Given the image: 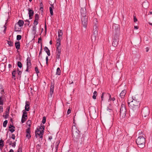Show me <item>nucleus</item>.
Returning <instances> with one entry per match:
<instances>
[{
	"label": "nucleus",
	"mask_w": 152,
	"mask_h": 152,
	"mask_svg": "<svg viewBox=\"0 0 152 152\" xmlns=\"http://www.w3.org/2000/svg\"><path fill=\"white\" fill-rule=\"evenodd\" d=\"M75 128V131H74L73 128L72 130L73 136L77 142L81 143L84 141V138L81 137L80 132L77 129L76 127Z\"/></svg>",
	"instance_id": "obj_1"
},
{
	"label": "nucleus",
	"mask_w": 152,
	"mask_h": 152,
	"mask_svg": "<svg viewBox=\"0 0 152 152\" xmlns=\"http://www.w3.org/2000/svg\"><path fill=\"white\" fill-rule=\"evenodd\" d=\"M136 141L138 146L140 148H143L145 147V140L142 135L139 136L136 140Z\"/></svg>",
	"instance_id": "obj_2"
},
{
	"label": "nucleus",
	"mask_w": 152,
	"mask_h": 152,
	"mask_svg": "<svg viewBox=\"0 0 152 152\" xmlns=\"http://www.w3.org/2000/svg\"><path fill=\"white\" fill-rule=\"evenodd\" d=\"M112 31L113 32V36H118L120 33V27L118 24L113 23L112 26L110 27Z\"/></svg>",
	"instance_id": "obj_3"
},
{
	"label": "nucleus",
	"mask_w": 152,
	"mask_h": 152,
	"mask_svg": "<svg viewBox=\"0 0 152 152\" xmlns=\"http://www.w3.org/2000/svg\"><path fill=\"white\" fill-rule=\"evenodd\" d=\"M140 102L137 99L132 100L131 104H130V107L134 110H137L139 107Z\"/></svg>",
	"instance_id": "obj_4"
},
{
	"label": "nucleus",
	"mask_w": 152,
	"mask_h": 152,
	"mask_svg": "<svg viewBox=\"0 0 152 152\" xmlns=\"http://www.w3.org/2000/svg\"><path fill=\"white\" fill-rule=\"evenodd\" d=\"M142 114L143 119L146 120L148 118L149 114V110L147 107L143 108L142 110Z\"/></svg>",
	"instance_id": "obj_5"
},
{
	"label": "nucleus",
	"mask_w": 152,
	"mask_h": 152,
	"mask_svg": "<svg viewBox=\"0 0 152 152\" xmlns=\"http://www.w3.org/2000/svg\"><path fill=\"white\" fill-rule=\"evenodd\" d=\"M88 19L87 16H82L81 17V23L83 27L86 29V28L88 24Z\"/></svg>",
	"instance_id": "obj_6"
},
{
	"label": "nucleus",
	"mask_w": 152,
	"mask_h": 152,
	"mask_svg": "<svg viewBox=\"0 0 152 152\" xmlns=\"http://www.w3.org/2000/svg\"><path fill=\"white\" fill-rule=\"evenodd\" d=\"M44 132L39 130L38 129H37L35 132V137L37 138L39 137L40 138H42V135Z\"/></svg>",
	"instance_id": "obj_7"
},
{
	"label": "nucleus",
	"mask_w": 152,
	"mask_h": 152,
	"mask_svg": "<svg viewBox=\"0 0 152 152\" xmlns=\"http://www.w3.org/2000/svg\"><path fill=\"white\" fill-rule=\"evenodd\" d=\"M23 114L22 115L21 122L22 123H24L27 118V113L25 110L23 111Z\"/></svg>",
	"instance_id": "obj_8"
},
{
	"label": "nucleus",
	"mask_w": 152,
	"mask_h": 152,
	"mask_svg": "<svg viewBox=\"0 0 152 152\" xmlns=\"http://www.w3.org/2000/svg\"><path fill=\"white\" fill-rule=\"evenodd\" d=\"M80 13L81 16L87 15V12L85 7L81 8L80 10Z\"/></svg>",
	"instance_id": "obj_9"
},
{
	"label": "nucleus",
	"mask_w": 152,
	"mask_h": 152,
	"mask_svg": "<svg viewBox=\"0 0 152 152\" xmlns=\"http://www.w3.org/2000/svg\"><path fill=\"white\" fill-rule=\"evenodd\" d=\"M54 84L52 83L51 84L50 94V96L51 97H52V95L53 94V93L54 91Z\"/></svg>",
	"instance_id": "obj_10"
},
{
	"label": "nucleus",
	"mask_w": 152,
	"mask_h": 152,
	"mask_svg": "<svg viewBox=\"0 0 152 152\" xmlns=\"http://www.w3.org/2000/svg\"><path fill=\"white\" fill-rule=\"evenodd\" d=\"M98 34L97 31H95L93 32V34L92 36V40L93 41V40L95 41L96 40V37L97 36Z\"/></svg>",
	"instance_id": "obj_11"
},
{
	"label": "nucleus",
	"mask_w": 152,
	"mask_h": 152,
	"mask_svg": "<svg viewBox=\"0 0 152 152\" xmlns=\"http://www.w3.org/2000/svg\"><path fill=\"white\" fill-rule=\"evenodd\" d=\"M116 36L117 37H116V38H115V37L114 36V39H113V41L112 43L113 45L115 47L117 45H118V40L117 39L118 38L117 37L118 36Z\"/></svg>",
	"instance_id": "obj_12"
},
{
	"label": "nucleus",
	"mask_w": 152,
	"mask_h": 152,
	"mask_svg": "<svg viewBox=\"0 0 152 152\" xmlns=\"http://www.w3.org/2000/svg\"><path fill=\"white\" fill-rule=\"evenodd\" d=\"M28 14H29V18L30 19H31L32 18V17L34 14V12L33 10L30 9L29 8H28Z\"/></svg>",
	"instance_id": "obj_13"
},
{
	"label": "nucleus",
	"mask_w": 152,
	"mask_h": 152,
	"mask_svg": "<svg viewBox=\"0 0 152 152\" xmlns=\"http://www.w3.org/2000/svg\"><path fill=\"white\" fill-rule=\"evenodd\" d=\"M26 61L27 67H28V68H31V63L30 58L29 57H28L27 58Z\"/></svg>",
	"instance_id": "obj_14"
},
{
	"label": "nucleus",
	"mask_w": 152,
	"mask_h": 152,
	"mask_svg": "<svg viewBox=\"0 0 152 152\" xmlns=\"http://www.w3.org/2000/svg\"><path fill=\"white\" fill-rule=\"evenodd\" d=\"M29 102L28 101L26 102V105L25 106V110L26 111H28L29 110Z\"/></svg>",
	"instance_id": "obj_15"
},
{
	"label": "nucleus",
	"mask_w": 152,
	"mask_h": 152,
	"mask_svg": "<svg viewBox=\"0 0 152 152\" xmlns=\"http://www.w3.org/2000/svg\"><path fill=\"white\" fill-rule=\"evenodd\" d=\"M61 44L58 43L56 44L57 49L56 50V52H61V47L60 46Z\"/></svg>",
	"instance_id": "obj_16"
},
{
	"label": "nucleus",
	"mask_w": 152,
	"mask_h": 152,
	"mask_svg": "<svg viewBox=\"0 0 152 152\" xmlns=\"http://www.w3.org/2000/svg\"><path fill=\"white\" fill-rule=\"evenodd\" d=\"M15 46L17 50H19L20 48V43L19 42H16L15 43Z\"/></svg>",
	"instance_id": "obj_17"
},
{
	"label": "nucleus",
	"mask_w": 152,
	"mask_h": 152,
	"mask_svg": "<svg viewBox=\"0 0 152 152\" xmlns=\"http://www.w3.org/2000/svg\"><path fill=\"white\" fill-rule=\"evenodd\" d=\"M124 91H122L119 94V99L120 101H122L123 99H124L123 96H124Z\"/></svg>",
	"instance_id": "obj_18"
},
{
	"label": "nucleus",
	"mask_w": 152,
	"mask_h": 152,
	"mask_svg": "<svg viewBox=\"0 0 152 152\" xmlns=\"http://www.w3.org/2000/svg\"><path fill=\"white\" fill-rule=\"evenodd\" d=\"M39 19V15L38 14H36L35 15L34 22H36V25H37L38 23V20Z\"/></svg>",
	"instance_id": "obj_19"
},
{
	"label": "nucleus",
	"mask_w": 152,
	"mask_h": 152,
	"mask_svg": "<svg viewBox=\"0 0 152 152\" xmlns=\"http://www.w3.org/2000/svg\"><path fill=\"white\" fill-rule=\"evenodd\" d=\"M44 50L47 53L48 56H50V50L47 47H45L44 48Z\"/></svg>",
	"instance_id": "obj_20"
},
{
	"label": "nucleus",
	"mask_w": 152,
	"mask_h": 152,
	"mask_svg": "<svg viewBox=\"0 0 152 152\" xmlns=\"http://www.w3.org/2000/svg\"><path fill=\"white\" fill-rule=\"evenodd\" d=\"M58 37L59 38L62 37L63 32L62 30L59 29L58 31Z\"/></svg>",
	"instance_id": "obj_21"
},
{
	"label": "nucleus",
	"mask_w": 152,
	"mask_h": 152,
	"mask_svg": "<svg viewBox=\"0 0 152 152\" xmlns=\"http://www.w3.org/2000/svg\"><path fill=\"white\" fill-rule=\"evenodd\" d=\"M60 142V141L59 140L57 141L55 145H54V148L56 149V151H57L58 146L59 143Z\"/></svg>",
	"instance_id": "obj_22"
},
{
	"label": "nucleus",
	"mask_w": 152,
	"mask_h": 152,
	"mask_svg": "<svg viewBox=\"0 0 152 152\" xmlns=\"http://www.w3.org/2000/svg\"><path fill=\"white\" fill-rule=\"evenodd\" d=\"M23 24L24 22L22 20H19L18 22V24L20 27L23 26Z\"/></svg>",
	"instance_id": "obj_23"
},
{
	"label": "nucleus",
	"mask_w": 152,
	"mask_h": 152,
	"mask_svg": "<svg viewBox=\"0 0 152 152\" xmlns=\"http://www.w3.org/2000/svg\"><path fill=\"white\" fill-rule=\"evenodd\" d=\"M4 98L3 96L0 97V105H2L4 104Z\"/></svg>",
	"instance_id": "obj_24"
},
{
	"label": "nucleus",
	"mask_w": 152,
	"mask_h": 152,
	"mask_svg": "<svg viewBox=\"0 0 152 152\" xmlns=\"http://www.w3.org/2000/svg\"><path fill=\"white\" fill-rule=\"evenodd\" d=\"M52 7H50V11L51 15L52 16L53 15V9L52 8H53V5L51 4Z\"/></svg>",
	"instance_id": "obj_25"
},
{
	"label": "nucleus",
	"mask_w": 152,
	"mask_h": 152,
	"mask_svg": "<svg viewBox=\"0 0 152 152\" xmlns=\"http://www.w3.org/2000/svg\"><path fill=\"white\" fill-rule=\"evenodd\" d=\"M61 71L59 68L58 67L57 69L56 74V75H60L61 74Z\"/></svg>",
	"instance_id": "obj_26"
},
{
	"label": "nucleus",
	"mask_w": 152,
	"mask_h": 152,
	"mask_svg": "<svg viewBox=\"0 0 152 152\" xmlns=\"http://www.w3.org/2000/svg\"><path fill=\"white\" fill-rule=\"evenodd\" d=\"M97 96V92L96 91H94L93 93V95L92 96L93 98L95 99H96V96Z\"/></svg>",
	"instance_id": "obj_27"
},
{
	"label": "nucleus",
	"mask_w": 152,
	"mask_h": 152,
	"mask_svg": "<svg viewBox=\"0 0 152 152\" xmlns=\"http://www.w3.org/2000/svg\"><path fill=\"white\" fill-rule=\"evenodd\" d=\"M145 5H146V6L145 7H144V8H147L148 5V3L147 1H144L143 2V3L142 4V6L144 7Z\"/></svg>",
	"instance_id": "obj_28"
},
{
	"label": "nucleus",
	"mask_w": 152,
	"mask_h": 152,
	"mask_svg": "<svg viewBox=\"0 0 152 152\" xmlns=\"http://www.w3.org/2000/svg\"><path fill=\"white\" fill-rule=\"evenodd\" d=\"M61 52H58L56 51V58L58 59H60V55L61 54Z\"/></svg>",
	"instance_id": "obj_29"
},
{
	"label": "nucleus",
	"mask_w": 152,
	"mask_h": 152,
	"mask_svg": "<svg viewBox=\"0 0 152 152\" xmlns=\"http://www.w3.org/2000/svg\"><path fill=\"white\" fill-rule=\"evenodd\" d=\"M7 43L10 46H12L13 45V43L12 42H11L10 40H7Z\"/></svg>",
	"instance_id": "obj_30"
},
{
	"label": "nucleus",
	"mask_w": 152,
	"mask_h": 152,
	"mask_svg": "<svg viewBox=\"0 0 152 152\" xmlns=\"http://www.w3.org/2000/svg\"><path fill=\"white\" fill-rule=\"evenodd\" d=\"M36 26L35 25H34L32 28V31L34 34H36Z\"/></svg>",
	"instance_id": "obj_31"
},
{
	"label": "nucleus",
	"mask_w": 152,
	"mask_h": 152,
	"mask_svg": "<svg viewBox=\"0 0 152 152\" xmlns=\"http://www.w3.org/2000/svg\"><path fill=\"white\" fill-rule=\"evenodd\" d=\"M16 74V71L14 70L13 71L12 73V77L14 78V80L15 79V74Z\"/></svg>",
	"instance_id": "obj_32"
},
{
	"label": "nucleus",
	"mask_w": 152,
	"mask_h": 152,
	"mask_svg": "<svg viewBox=\"0 0 152 152\" xmlns=\"http://www.w3.org/2000/svg\"><path fill=\"white\" fill-rule=\"evenodd\" d=\"M44 125L43 126H41L39 129V130L43 132H44Z\"/></svg>",
	"instance_id": "obj_33"
},
{
	"label": "nucleus",
	"mask_w": 152,
	"mask_h": 152,
	"mask_svg": "<svg viewBox=\"0 0 152 152\" xmlns=\"http://www.w3.org/2000/svg\"><path fill=\"white\" fill-rule=\"evenodd\" d=\"M4 145V141L2 140H0V147L2 148Z\"/></svg>",
	"instance_id": "obj_34"
},
{
	"label": "nucleus",
	"mask_w": 152,
	"mask_h": 152,
	"mask_svg": "<svg viewBox=\"0 0 152 152\" xmlns=\"http://www.w3.org/2000/svg\"><path fill=\"white\" fill-rule=\"evenodd\" d=\"M132 98H129L128 101V105L129 107L130 106V104H131V101H132Z\"/></svg>",
	"instance_id": "obj_35"
},
{
	"label": "nucleus",
	"mask_w": 152,
	"mask_h": 152,
	"mask_svg": "<svg viewBox=\"0 0 152 152\" xmlns=\"http://www.w3.org/2000/svg\"><path fill=\"white\" fill-rule=\"evenodd\" d=\"M7 120H6L3 123V126L4 127H6L7 126Z\"/></svg>",
	"instance_id": "obj_36"
},
{
	"label": "nucleus",
	"mask_w": 152,
	"mask_h": 152,
	"mask_svg": "<svg viewBox=\"0 0 152 152\" xmlns=\"http://www.w3.org/2000/svg\"><path fill=\"white\" fill-rule=\"evenodd\" d=\"M108 95H109V100H112L114 101L115 100V98L114 97H113V98H111V95H110V94H108Z\"/></svg>",
	"instance_id": "obj_37"
},
{
	"label": "nucleus",
	"mask_w": 152,
	"mask_h": 152,
	"mask_svg": "<svg viewBox=\"0 0 152 152\" xmlns=\"http://www.w3.org/2000/svg\"><path fill=\"white\" fill-rule=\"evenodd\" d=\"M18 67H19V68H21L22 67V64L21 63V62L20 61H18Z\"/></svg>",
	"instance_id": "obj_38"
},
{
	"label": "nucleus",
	"mask_w": 152,
	"mask_h": 152,
	"mask_svg": "<svg viewBox=\"0 0 152 152\" xmlns=\"http://www.w3.org/2000/svg\"><path fill=\"white\" fill-rule=\"evenodd\" d=\"M22 37L20 35H18L17 36V40H19L21 39Z\"/></svg>",
	"instance_id": "obj_39"
},
{
	"label": "nucleus",
	"mask_w": 152,
	"mask_h": 152,
	"mask_svg": "<svg viewBox=\"0 0 152 152\" xmlns=\"http://www.w3.org/2000/svg\"><path fill=\"white\" fill-rule=\"evenodd\" d=\"M46 122V117L45 116H44L43 117L42 120V123L43 124L45 123Z\"/></svg>",
	"instance_id": "obj_40"
},
{
	"label": "nucleus",
	"mask_w": 152,
	"mask_h": 152,
	"mask_svg": "<svg viewBox=\"0 0 152 152\" xmlns=\"http://www.w3.org/2000/svg\"><path fill=\"white\" fill-rule=\"evenodd\" d=\"M26 123L27 125L29 126L30 127L31 126V121L30 120H28L27 122Z\"/></svg>",
	"instance_id": "obj_41"
},
{
	"label": "nucleus",
	"mask_w": 152,
	"mask_h": 152,
	"mask_svg": "<svg viewBox=\"0 0 152 152\" xmlns=\"http://www.w3.org/2000/svg\"><path fill=\"white\" fill-rule=\"evenodd\" d=\"M26 137L28 139L30 138L31 137L30 133L27 134L26 135Z\"/></svg>",
	"instance_id": "obj_42"
},
{
	"label": "nucleus",
	"mask_w": 152,
	"mask_h": 152,
	"mask_svg": "<svg viewBox=\"0 0 152 152\" xmlns=\"http://www.w3.org/2000/svg\"><path fill=\"white\" fill-rule=\"evenodd\" d=\"M94 22H95V21L96 22L95 23L94 26H96L97 25V26H98V23H97V19L96 18H94ZM94 23L95 22H94Z\"/></svg>",
	"instance_id": "obj_43"
},
{
	"label": "nucleus",
	"mask_w": 152,
	"mask_h": 152,
	"mask_svg": "<svg viewBox=\"0 0 152 152\" xmlns=\"http://www.w3.org/2000/svg\"><path fill=\"white\" fill-rule=\"evenodd\" d=\"M15 128H12L11 129H9V131H10L12 133L14 132L15 131Z\"/></svg>",
	"instance_id": "obj_44"
},
{
	"label": "nucleus",
	"mask_w": 152,
	"mask_h": 152,
	"mask_svg": "<svg viewBox=\"0 0 152 152\" xmlns=\"http://www.w3.org/2000/svg\"><path fill=\"white\" fill-rule=\"evenodd\" d=\"M30 128H28L26 130V133L27 134L28 133H30Z\"/></svg>",
	"instance_id": "obj_45"
},
{
	"label": "nucleus",
	"mask_w": 152,
	"mask_h": 152,
	"mask_svg": "<svg viewBox=\"0 0 152 152\" xmlns=\"http://www.w3.org/2000/svg\"><path fill=\"white\" fill-rule=\"evenodd\" d=\"M61 38H59V37H58V39L57 40L56 44H57L58 43L61 44V39H60Z\"/></svg>",
	"instance_id": "obj_46"
},
{
	"label": "nucleus",
	"mask_w": 152,
	"mask_h": 152,
	"mask_svg": "<svg viewBox=\"0 0 152 152\" xmlns=\"http://www.w3.org/2000/svg\"><path fill=\"white\" fill-rule=\"evenodd\" d=\"M3 112V108L2 106H0V113H2Z\"/></svg>",
	"instance_id": "obj_47"
},
{
	"label": "nucleus",
	"mask_w": 152,
	"mask_h": 152,
	"mask_svg": "<svg viewBox=\"0 0 152 152\" xmlns=\"http://www.w3.org/2000/svg\"><path fill=\"white\" fill-rule=\"evenodd\" d=\"M35 71L37 73H39V71H38V68H37V67H35Z\"/></svg>",
	"instance_id": "obj_48"
},
{
	"label": "nucleus",
	"mask_w": 152,
	"mask_h": 152,
	"mask_svg": "<svg viewBox=\"0 0 152 152\" xmlns=\"http://www.w3.org/2000/svg\"><path fill=\"white\" fill-rule=\"evenodd\" d=\"M97 25L96 26H94V31H97Z\"/></svg>",
	"instance_id": "obj_49"
},
{
	"label": "nucleus",
	"mask_w": 152,
	"mask_h": 152,
	"mask_svg": "<svg viewBox=\"0 0 152 152\" xmlns=\"http://www.w3.org/2000/svg\"><path fill=\"white\" fill-rule=\"evenodd\" d=\"M137 20V18H136L135 16H134V22H136Z\"/></svg>",
	"instance_id": "obj_50"
},
{
	"label": "nucleus",
	"mask_w": 152,
	"mask_h": 152,
	"mask_svg": "<svg viewBox=\"0 0 152 152\" xmlns=\"http://www.w3.org/2000/svg\"><path fill=\"white\" fill-rule=\"evenodd\" d=\"M146 150L143 149H141L139 151V152H145Z\"/></svg>",
	"instance_id": "obj_51"
},
{
	"label": "nucleus",
	"mask_w": 152,
	"mask_h": 152,
	"mask_svg": "<svg viewBox=\"0 0 152 152\" xmlns=\"http://www.w3.org/2000/svg\"><path fill=\"white\" fill-rule=\"evenodd\" d=\"M18 75L20 77H21V75L22 73V72L20 71H19L18 70Z\"/></svg>",
	"instance_id": "obj_52"
},
{
	"label": "nucleus",
	"mask_w": 152,
	"mask_h": 152,
	"mask_svg": "<svg viewBox=\"0 0 152 152\" xmlns=\"http://www.w3.org/2000/svg\"><path fill=\"white\" fill-rule=\"evenodd\" d=\"M104 93H103L102 94L101 96V99L102 100H103V97H104Z\"/></svg>",
	"instance_id": "obj_53"
},
{
	"label": "nucleus",
	"mask_w": 152,
	"mask_h": 152,
	"mask_svg": "<svg viewBox=\"0 0 152 152\" xmlns=\"http://www.w3.org/2000/svg\"><path fill=\"white\" fill-rule=\"evenodd\" d=\"M71 110L70 109H68L67 112V113L68 114H70L71 113Z\"/></svg>",
	"instance_id": "obj_54"
},
{
	"label": "nucleus",
	"mask_w": 152,
	"mask_h": 152,
	"mask_svg": "<svg viewBox=\"0 0 152 152\" xmlns=\"http://www.w3.org/2000/svg\"><path fill=\"white\" fill-rule=\"evenodd\" d=\"M12 138L13 140L15 139V135L14 134H12Z\"/></svg>",
	"instance_id": "obj_55"
},
{
	"label": "nucleus",
	"mask_w": 152,
	"mask_h": 152,
	"mask_svg": "<svg viewBox=\"0 0 152 152\" xmlns=\"http://www.w3.org/2000/svg\"><path fill=\"white\" fill-rule=\"evenodd\" d=\"M25 22H27V24L29 25L30 24V21L28 20H26L25 21Z\"/></svg>",
	"instance_id": "obj_56"
},
{
	"label": "nucleus",
	"mask_w": 152,
	"mask_h": 152,
	"mask_svg": "<svg viewBox=\"0 0 152 152\" xmlns=\"http://www.w3.org/2000/svg\"><path fill=\"white\" fill-rule=\"evenodd\" d=\"M123 105L122 104L121 105V109H120L121 113V111H122L123 110Z\"/></svg>",
	"instance_id": "obj_57"
},
{
	"label": "nucleus",
	"mask_w": 152,
	"mask_h": 152,
	"mask_svg": "<svg viewBox=\"0 0 152 152\" xmlns=\"http://www.w3.org/2000/svg\"><path fill=\"white\" fill-rule=\"evenodd\" d=\"M16 142H14L13 143H12V146L13 147H15V146Z\"/></svg>",
	"instance_id": "obj_58"
},
{
	"label": "nucleus",
	"mask_w": 152,
	"mask_h": 152,
	"mask_svg": "<svg viewBox=\"0 0 152 152\" xmlns=\"http://www.w3.org/2000/svg\"><path fill=\"white\" fill-rule=\"evenodd\" d=\"M46 63L47 64L48 63V56H47L46 57Z\"/></svg>",
	"instance_id": "obj_59"
},
{
	"label": "nucleus",
	"mask_w": 152,
	"mask_h": 152,
	"mask_svg": "<svg viewBox=\"0 0 152 152\" xmlns=\"http://www.w3.org/2000/svg\"><path fill=\"white\" fill-rule=\"evenodd\" d=\"M18 152H22L21 149L20 148H19L18 151Z\"/></svg>",
	"instance_id": "obj_60"
},
{
	"label": "nucleus",
	"mask_w": 152,
	"mask_h": 152,
	"mask_svg": "<svg viewBox=\"0 0 152 152\" xmlns=\"http://www.w3.org/2000/svg\"><path fill=\"white\" fill-rule=\"evenodd\" d=\"M9 111H6V114L7 115V116H8L9 115Z\"/></svg>",
	"instance_id": "obj_61"
},
{
	"label": "nucleus",
	"mask_w": 152,
	"mask_h": 152,
	"mask_svg": "<svg viewBox=\"0 0 152 152\" xmlns=\"http://www.w3.org/2000/svg\"><path fill=\"white\" fill-rule=\"evenodd\" d=\"M42 46H41V48L39 53V55H40L42 53Z\"/></svg>",
	"instance_id": "obj_62"
},
{
	"label": "nucleus",
	"mask_w": 152,
	"mask_h": 152,
	"mask_svg": "<svg viewBox=\"0 0 152 152\" xmlns=\"http://www.w3.org/2000/svg\"><path fill=\"white\" fill-rule=\"evenodd\" d=\"M134 28L135 29H137L138 28V27L137 26H134Z\"/></svg>",
	"instance_id": "obj_63"
},
{
	"label": "nucleus",
	"mask_w": 152,
	"mask_h": 152,
	"mask_svg": "<svg viewBox=\"0 0 152 152\" xmlns=\"http://www.w3.org/2000/svg\"><path fill=\"white\" fill-rule=\"evenodd\" d=\"M9 152H14V151L12 149H10Z\"/></svg>",
	"instance_id": "obj_64"
}]
</instances>
